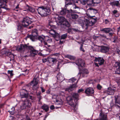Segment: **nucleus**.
<instances>
[{
	"instance_id": "25",
	"label": "nucleus",
	"mask_w": 120,
	"mask_h": 120,
	"mask_svg": "<svg viewBox=\"0 0 120 120\" xmlns=\"http://www.w3.org/2000/svg\"><path fill=\"white\" fill-rule=\"evenodd\" d=\"M25 8H26V10L25 11H29L32 13L34 12L35 11L34 8L29 7L27 5L25 6Z\"/></svg>"
},
{
	"instance_id": "54",
	"label": "nucleus",
	"mask_w": 120,
	"mask_h": 120,
	"mask_svg": "<svg viewBox=\"0 0 120 120\" xmlns=\"http://www.w3.org/2000/svg\"><path fill=\"white\" fill-rule=\"evenodd\" d=\"M42 61L44 63H45L47 61V59L45 58H43L42 60Z\"/></svg>"
},
{
	"instance_id": "53",
	"label": "nucleus",
	"mask_w": 120,
	"mask_h": 120,
	"mask_svg": "<svg viewBox=\"0 0 120 120\" xmlns=\"http://www.w3.org/2000/svg\"><path fill=\"white\" fill-rule=\"evenodd\" d=\"M86 3H87V0H83L82 1V4L85 5L86 4Z\"/></svg>"
},
{
	"instance_id": "15",
	"label": "nucleus",
	"mask_w": 120,
	"mask_h": 120,
	"mask_svg": "<svg viewBox=\"0 0 120 120\" xmlns=\"http://www.w3.org/2000/svg\"><path fill=\"white\" fill-rule=\"evenodd\" d=\"M99 118L94 120H108L106 115L103 113H100Z\"/></svg>"
},
{
	"instance_id": "39",
	"label": "nucleus",
	"mask_w": 120,
	"mask_h": 120,
	"mask_svg": "<svg viewBox=\"0 0 120 120\" xmlns=\"http://www.w3.org/2000/svg\"><path fill=\"white\" fill-rule=\"evenodd\" d=\"M76 80V79L75 78H73L71 79H70L69 80V82H72L73 83Z\"/></svg>"
},
{
	"instance_id": "31",
	"label": "nucleus",
	"mask_w": 120,
	"mask_h": 120,
	"mask_svg": "<svg viewBox=\"0 0 120 120\" xmlns=\"http://www.w3.org/2000/svg\"><path fill=\"white\" fill-rule=\"evenodd\" d=\"M38 32L37 30L36 29H34L32 31V34L34 35H35L37 36L38 34Z\"/></svg>"
},
{
	"instance_id": "43",
	"label": "nucleus",
	"mask_w": 120,
	"mask_h": 120,
	"mask_svg": "<svg viewBox=\"0 0 120 120\" xmlns=\"http://www.w3.org/2000/svg\"><path fill=\"white\" fill-rule=\"evenodd\" d=\"M46 41H45L44 40H42V41L41 42H41L42 43L44 44L45 45H47V46H49L50 45H48L47 43L45 42Z\"/></svg>"
},
{
	"instance_id": "38",
	"label": "nucleus",
	"mask_w": 120,
	"mask_h": 120,
	"mask_svg": "<svg viewBox=\"0 0 120 120\" xmlns=\"http://www.w3.org/2000/svg\"><path fill=\"white\" fill-rule=\"evenodd\" d=\"M59 98V96L57 95H54L52 97V98L53 99H55L56 101V100H57Z\"/></svg>"
},
{
	"instance_id": "5",
	"label": "nucleus",
	"mask_w": 120,
	"mask_h": 120,
	"mask_svg": "<svg viewBox=\"0 0 120 120\" xmlns=\"http://www.w3.org/2000/svg\"><path fill=\"white\" fill-rule=\"evenodd\" d=\"M78 82V81H77L76 83L73 84L72 85H71L69 87L66 88L64 91H61L60 93V97H62L63 98H64V99L65 98L66 96L67 95V91H68L69 92L70 90L72 91L73 90V88L76 87V85Z\"/></svg>"
},
{
	"instance_id": "20",
	"label": "nucleus",
	"mask_w": 120,
	"mask_h": 120,
	"mask_svg": "<svg viewBox=\"0 0 120 120\" xmlns=\"http://www.w3.org/2000/svg\"><path fill=\"white\" fill-rule=\"evenodd\" d=\"M102 31H104L105 33H109L110 32H111V33H109V35L111 36H112L113 34V32L112 29L110 28H107L102 29Z\"/></svg>"
},
{
	"instance_id": "14",
	"label": "nucleus",
	"mask_w": 120,
	"mask_h": 120,
	"mask_svg": "<svg viewBox=\"0 0 120 120\" xmlns=\"http://www.w3.org/2000/svg\"><path fill=\"white\" fill-rule=\"evenodd\" d=\"M28 93L26 90L23 89L21 91L20 96L21 98H26L28 97Z\"/></svg>"
},
{
	"instance_id": "3",
	"label": "nucleus",
	"mask_w": 120,
	"mask_h": 120,
	"mask_svg": "<svg viewBox=\"0 0 120 120\" xmlns=\"http://www.w3.org/2000/svg\"><path fill=\"white\" fill-rule=\"evenodd\" d=\"M55 20L57 23L58 25H60L68 27L70 26V24L67 20L63 17L59 16L57 15H55Z\"/></svg>"
},
{
	"instance_id": "29",
	"label": "nucleus",
	"mask_w": 120,
	"mask_h": 120,
	"mask_svg": "<svg viewBox=\"0 0 120 120\" xmlns=\"http://www.w3.org/2000/svg\"><path fill=\"white\" fill-rule=\"evenodd\" d=\"M41 108L43 110H45L46 112L48 111L49 110V107L47 105L44 104L42 106Z\"/></svg>"
},
{
	"instance_id": "13",
	"label": "nucleus",
	"mask_w": 120,
	"mask_h": 120,
	"mask_svg": "<svg viewBox=\"0 0 120 120\" xmlns=\"http://www.w3.org/2000/svg\"><path fill=\"white\" fill-rule=\"evenodd\" d=\"M67 17L70 19L75 20L78 17V15L76 14L71 13H69L67 15Z\"/></svg>"
},
{
	"instance_id": "30",
	"label": "nucleus",
	"mask_w": 120,
	"mask_h": 120,
	"mask_svg": "<svg viewBox=\"0 0 120 120\" xmlns=\"http://www.w3.org/2000/svg\"><path fill=\"white\" fill-rule=\"evenodd\" d=\"M115 106L116 107H119V106H118L117 104H118L120 105V101L119 100L118 98H116L115 99Z\"/></svg>"
},
{
	"instance_id": "10",
	"label": "nucleus",
	"mask_w": 120,
	"mask_h": 120,
	"mask_svg": "<svg viewBox=\"0 0 120 120\" xmlns=\"http://www.w3.org/2000/svg\"><path fill=\"white\" fill-rule=\"evenodd\" d=\"M94 61L96 62L94 63L95 64L98 66V64L100 65L104 63V60L101 57H95Z\"/></svg>"
},
{
	"instance_id": "56",
	"label": "nucleus",
	"mask_w": 120,
	"mask_h": 120,
	"mask_svg": "<svg viewBox=\"0 0 120 120\" xmlns=\"http://www.w3.org/2000/svg\"><path fill=\"white\" fill-rule=\"evenodd\" d=\"M50 109L52 110L53 109H54V107L53 105H52L50 107Z\"/></svg>"
},
{
	"instance_id": "7",
	"label": "nucleus",
	"mask_w": 120,
	"mask_h": 120,
	"mask_svg": "<svg viewBox=\"0 0 120 120\" xmlns=\"http://www.w3.org/2000/svg\"><path fill=\"white\" fill-rule=\"evenodd\" d=\"M20 102L21 105H20V108L22 110L30 107L31 105L30 103L26 99L24 101L22 100Z\"/></svg>"
},
{
	"instance_id": "28",
	"label": "nucleus",
	"mask_w": 120,
	"mask_h": 120,
	"mask_svg": "<svg viewBox=\"0 0 120 120\" xmlns=\"http://www.w3.org/2000/svg\"><path fill=\"white\" fill-rule=\"evenodd\" d=\"M67 12H69L68 10H67L66 9H62L60 12V14L64 15H65Z\"/></svg>"
},
{
	"instance_id": "11",
	"label": "nucleus",
	"mask_w": 120,
	"mask_h": 120,
	"mask_svg": "<svg viewBox=\"0 0 120 120\" xmlns=\"http://www.w3.org/2000/svg\"><path fill=\"white\" fill-rule=\"evenodd\" d=\"M38 80L36 79H34L31 83V85H32V88L34 90H36L38 88V86L37 85Z\"/></svg>"
},
{
	"instance_id": "17",
	"label": "nucleus",
	"mask_w": 120,
	"mask_h": 120,
	"mask_svg": "<svg viewBox=\"0 0 120 120\" xmlns=\"http://www.w3.org/2000/svg\"><path fill=\"white\" fill-rule=\"evenodd\" d=\"M38 37H37L35 35H33V34L28 35L27 37L26 38H29L32 41H36L37 39V38H38Z\"/></svg>"
},
{
	"instance_id": "35",
	"label": "nucleus",
	"mask_w": 120,
	"mask_h": 120,
	"mask_svg": "<svg viewBox=\"0 0 120 120\" xmlns=\"http://www.w3.org/2000/svg\"><path fill=\"white\" fill-rule=\"evenodd\" d=\"M67 36V34L66 33L62 35L61 37V39H65Z\"/></svg>"
},
{
	"instance_id": "40",
	"label": "nucleus",
	"mask_w": 120,
	"mask_h": 120,
	"mask_svg": "<svg viewBox=\"0 0 120 120\" xmlns=\"http://www.w3.org/2000/svg\"><path fill=\"white\" fill-rule=\"evenodd\" d=\"M71 4V3L70 2V0H68L65 2V6H66L67 5H70Z\"/></svg>"
},
{
	"instance_id": "6",
	"label": "nucleus",
	"mask_w": 120,
	"mask_h": 120,
	"mask_svg": "<svg viewBox=\"0 0 120 120\" xmlns=\"http://www.w3.org/2000/svg\"><path fill=\"white\" fill-rule=\"evenodd\" d=\"M96 19H91L90 22H89L88 20L86 19V21H84L83 24L82 25V27L83 29L86 30L89 26H92L96 22Z\"/></svg>"
},
{
	"instance_id": "34",
	"label": "nucleus",
	"mask_w": 120,
	"mask_h": 120,
	"mask_svg": "<svg viewBox=\"0 0 120 120\" xmlns=\"http://www.w3.org/2000/svg\"><path fill=\"white\" fill-rule=\"evenodd\" d=\"M67 57L70 59V60H73L75 59V57L73 56L70 55H67L66 56Z\"/></svg>"
},
{
	"instance_id": "58",
	"label": "nucleus",
	"mask_w": 120,
	"mask_h": 120,
	"mask_svg": "<svg viewBox=\"0 0 120 120\" xmlns=\"http://www.w3.org/2000/svg\"><path fill=\"white\" fill-rule=\"evenodd\" d=\"M117 12V11L116 10H114L113 11V12L114 14H115Z\"/></svg>"
},
{
	"instance_id": "60",
	"label": "nucleus",
	"mask_w": 120,
	"mask_h": 120,
	"mask_svg": "<svg viewBox=\"0 0 120 120\" xmlns=\"http://www.w3.org/2000/svg\"><path fill=\"white\" fill-rule=\"evenodd\" d=\"M26 120H30L29 118L27 116H26Z\"/></svg>"
},
{
	"instance_id": "49",
	"label": "nucleus",
	"mask_w": 120,
	"mask_h": 120,
	"mask_svg": "<svg viewBox=\"0 0 120 120\" xmlns=\"http://www.w3.org/2000/svg\"><path fill=\"white\" fill-rule=\"evenodd\" d=\"M80 50L81 51H82L83 52H85V50L82 48V44L81 45V46L80 48Z\"/></svg>"
},
{
	"instance_id": "4",
	"label": "nucleus",
	"mask_w": 120,
	"mask_h": 120,
	"mask_svg": "<svg viewBox=\"0 0 120 120\" xmlns=\"http://www.w3.org/2000/svg\"><path fill=\"white\" fill-rule=\"evenodd\" d=\"M38 13L42 17L47 16L50 13V10L49 7L42 6L38 9Z\"/></svg>"
},
{
	"instance_id": "33",
	"label": "nucleus",
	"mask_w": 120,
	"mask_h": 120,
	"mask_svg": "<svg viewBox=\"0 0 120 120\" xmlns=\"http://www.w3.org/2000/svg\"><path fill=\"white\" fill-rule=\"evenodd\" d=\"M94 0H87V4L89 6L90 5L94 4Z\"/></svg>"
},
{
	"instance_id": "2",
	"label": "nucleus",
	"mask_w": 120,
	"mask_h": 120,
	"mask_svg": "<svg viewBox=\"0 0 120 120\" xmlns=\"http://www.w3.org/2000/svg\"><path fill=\"white\" fill-rule=\"evenodd\" d=\"M79 94L74 93L71 96H69L66 98V100L69 105L74 108L76 106V102L78 99Z\"/></svg>"
},
{
	"instance_id": "16",
	"label": "nucleus",
	"mask_w": 120,
	"mask_h": 120,
	"mask_svg": "<svg viewBox=\"0 0 120 120\" xmlns=\"http://www.w3.org/2000/svg\"><path fill=\"white\" fill-rule=\"evenodd\" d=\"M85 92L87 94L90 95L94 93V91L92 88L89 87L87 88L85 90Z\"/></svg>"
},
{
	"instance_id": "57",
	"label": "nucleus",
	"mask_w": 120,
	"mask_h": 120,
	"mask_svg": "<svg viewBox=\"0 0 120 120\" xmlns=\"http://www.w3.org/2000/svg\"><path fill=\"white\" fill-rule=\"evenodd\" d=\"M41 91L42 92H44L45 91V89L42 87H41Z\"/></svg>"
},
{
	"instance_id": "50",
	"label": "nucleus",
	"mask_w": 120,
	"mask_h": 120,
	"mask_svg": "<svg viewBox=\"0 0 120 120\" xmlns=\"http://www.w3.org/2000/svg\"><path fill=\"white\" fill-rule=\"evenodd\" d=\"M60 55V54L59 53H53L52 54V55L56 56H59Z\"/></svg>"
},
{
	"instance_id": "37",
	"label": "nucleus",
	"mask_w": 120,
	"mask_h": 120,
	"mask_svg": "<svg viewBox=\"0 0 120 120\" xmlns=\"http://www.w3.org/2000/svg\"><path fill=\"white\" fill-rule=\"evenodd\" d=\"M41 93L40 92H39L37 94L38 97L39 99V101H40L42 98L41 96Z\"/></svg>"
},
{
	"instance_id": "9",
	"label": "nucleus",
	"mask_w": 120,
	"mask_h": 120,
	"mask_svg": "<svg viewBox=\"0 0 120 120\" xmlns=\"http://www.w3.org/2000/svg\"><path fill=\"white\" fill-rule=\"evenodd\" d=\"M38 39L41 42L42 40L46 41L48 43H50L52 42V39L49 38L48 36H45L43 35L39 36L38 37Z\"/></svg>"
},
{
	"instance_id": "22",
	"label": "nucleus",
	"mask_w": 120,
	"mask_h": 120,
	"mask_svg": "<svg viewBox=\"0 0 120 120\" xmlns=\"http://www.w3.org/2000/svg\"><path fill=\"white\" fill-rule=\"evenodd\" d=\"M57 77L58 80L60 82H62L64 79L63 75L60 73H59L58 74Z\"/></svg>"
},
{
	"instance_id": "21",
	"label": "nucleus",
	"mask_w": 120,
	"mask_h": 120,
	"mask_svg": "<svg viewBox=\"0 0 120 120\" xmlns=\"http://www.w3.org/2000/svg\"><path fill=\"white\" fill-rule=\"evenodd\" d=\"M76 64L78 66L83 67L84 65V62L83 60L81 59H79L76 63Z\"/></svg>"
},
{
	"instance_id": "1",
	"label": "nucleus",
	"mask_w": 120,
	"mask_h": 120,
	"mask_svg": "<svg viewBox=\"0 0 120 120\" xmlns=\"http://www.w3.org/2000/svg\"><path fill=\"white\" fill-rule=\"evenodd\" d=\"M16 48V50L21 52L24 51L27 49L30 50V55L32 56H35L38 53V51L34 49L33 47L30 46H28L26 45H20L18 46Z\"/></svg>"
},
{
	"instance_id": "47",
	"label": "nucleus",
	"mask_w": 120,
	"mask_h": 120,
	"mask_svg": "<svg viewBox=\"0 0 120 120\" xmlns=\"http://www.w3.org/2000/svg\"><path fill=\"white\" fill-rule=\"evenodd\" d=\"M17 27V29L18 30H20L22 28V26H21L19 25V24L18 25Z\"/></svg>"
},
{
	"instance_id": "64",
	"label": "nucleus",
	"mask_w": 120,
	"mask_h": 120,
	"mask_svg": "<svg viewBox=\"0 0 120 120\" xmlns=\"http://www.w3.org/2000/svg\"><path fill=\"white\" fill-rule=\"evenodd\" d=\"M79 1H74V2L75 3H78V2Z\"/></svg>"
},
{
	"instance_id": "18",
	"label": "nucleus",
	"mask_w": 120,
	"mask_h": 120,
	"mask_svg": "<svg viewBox=\"0 0 120 120\" xmlns=\"http://www.w3.org/2000/svg\"><path fill=\"white\" fill-rule=\"evenodd\" d=\"M64 99V98H59L57 100H56V104L58 105H61L63 104Z\"/></svg>"
},
{
	"instance_id": "55",
	"label": "nucleus",
	"mask_w": 120,
	"mask_h": 120,
	"mask_svg": "<svg viewBox=\"0 0 120 120\" xmlns=\"http://www.w3.org/2000/svg\"><path fill=\"white\" fill-rule=\"evenodd\" d=\"M74 8H75V9H76V8L77 9V10L78 11H79L80 10L79 8H78V7L76 6H75V5L74 6Z\"/></svg>"
},
{
	"instance_id": "32",
	"label": "nucleus",
	"mask_w": 120,
	"mask_h": 120,
	"mask_svg": "<svg viewBox=\"0 0 120 120\" xmlns=\"http://www.w3.org/2000/svg\"><path fill=\"white\" fill-rule=\"evenodd\" d=\"M48 60L50 62H53L54 63L56 60L55 58H49Z\"/></svg>"
},
{
	"instance_id": "44",
	"label": "nucleus",
	"mask_w": 120,
	"mask_h": 120,
	"mask_svg": "<svg viewBox=\"0 0 120 120\" xmlns=\"http://www.w3.org/2000/svg\"><path fill=\"white\" fill-rule=\"evenodd\" d=\"M56 35L57 36H55V38L56 41H58L60 39V37L58 34H57Z\"/></svg>"
},
{
	"instance_id": "45",
	"label": "nucleus",
	"mask_w": 120,
	"mask_h": 120,
	"mask_svg": "<svg viewBox=\"0 0 120 120\" xmlns=\"http://www.w3.org/2000/svg\"><path fill=\"white\" fill-rule=\"evenodd\" d=\"M114 5H116L117 6H118L119 4V2L118 1H114Z\"/></svg>"
},
{
	"instance_id": "48",
	"label": "nucleus",
	"mask_w": 120,
	"mask_h": 120,
	"mask_svg": "<svg viewBox=\"0 0 120 120\" xmlns=\"http://www.w3.org/2000/svg\"><path fill=\"white\" fill-rule=\"evenodd\" d=\"M97 87L98 89L100 90L102 88V87L100 85L98 84L97 85Z\"/></svg>"
},
{
	"instance_id": "41",
	"label": "nucleus",
	"mask_w": 120,
	"mask_h": 120,
	"mask_svg": "<svg viewBox=\"0 0 120 120\" xmlns=\"http://www.w3.org/2000/svg\"><path fill=\"white\" fill-rule=\"evenodd\" d=\"M15 108L14 107H12L11 109V111H9V112L11 114H14V111Z\"/></svg>"
},
{
	"instance_id": "36",
	"label": "nucleus",
	"mask_w": 120,
	"mask_h": 120,
	"mask_svg": "<svg viewBox=\"0 0 120 120\" xmlns=\"http://www.w3.org/2000/svg\"><path fill=\"white\" fill-rule=\"evenodd\" d=\"M70 32H71L73 33H74L73 32H78L79 30L78 29H74L72 28L70 30Z\"/></svg>"
},
{
	"instance_id": "46",
	"label": "nucleus",
	"mask_w": 120,
	"mask_h": 120,
	"mask_svg": "<svg viewBox=\"0 0 120 120\" xmlns=\"http://www.w3.org/2000/svg\"><path fill=\"white\" fill-rule=\"evenodd\" d=\"M84 91V90L82 89H79L78 91V93H82Z\"/></svg>"
},
{
	"instance_id": "52",
	"label": "nucleus",
	"mask_w": 120,
	"mask_h": 120,
	"mask_svg": "<svg viewBox=\"0 0 120 120\" xmlns=\"http://www.w3.org/2000/svg\"><path fill=\"white\" fill-rule=\"evenodd\" d=\"M8 74H10L11 76L13 75L12 71H8Z\"/></svg>"
},
{
	"instance_id": "27",
	"label": "nucleus",
	"mask_w": 120,
	"mask_h": 120,
	"mask_svg": "<svg viewBox=\"0 0 120 120\" xmlns=\"http://www.w3.org/2000/svg\"><path fill=\"white\" fill-rule=\"evenodd\" d=\"M89 71L86 69H83L81 73V75L83 76H86V75L88 74Z\"/></svg>"
},
{
	"instance_id": "51",
	"label": "nucleus",
	"mask_w": 120,
	"mask_h": 120,
	"mask_svg": "<svg viewBox=\"0 0 120 120\" xmlns=\"http://www.w3.org/2000/svg\"><path fill=\"white\" fill-rule=\"evenodd\" d=\"M114 41H113V42H116L117 41V38L116 37H115L113 39Z\"/></svg>"
},
{
	"instance_id": "23",
	"label": "nucleus",
	"mask_w": 120,
	"mask_h": 120,
	"mask_svg": "<svg viewBox=\"0 0 120 120\" xmlns=\"http://www.w3.org/2000/svg\"><path fill=\"white\" fill-rule=\"evenodd\" d=\"M115 66L116 67V72L118 74H120V63L118 62H116L114 64Z\"/></svg>"
},
{
	"instance_id": "63",
	"label": "nucleus",
	"mask_w": 120,
	"mask_h": 120,
	"mask_svg": "<svg viewBox=\"0 0 120 120\" xmlns=\"http://www.w3.org/2000/svg\"><path fill=\"white\" fill-rule=\"evenodd\" d=\"M17 46H15L14 47V49H15L14 50H16V48H17Z\"/></svg>"
},
{
	"instance_id": "24",
	"label": "nucleus",
	"mask_w": 120,
	"mask_h": 120,
	"mask_svg": "<svg viewBox=\"0 0 120 120\" xmlns=\"http://www.w3.org/2000/svg\"><path fill=\"white\" fill-rule=\"evenodd\" d=\"M5 54L7 56H8L9 55H10V61L11 60H13L14 59V56L12 54H11L10 52L8 50H7L5 52Z\"/></svg>"
},
{
	"instance_id": "19",
	"label": "nucleus",
	"mask_w": 120,
	"mask_h": 120,
	"mask_svg": "<svg viewBox=\"0 0 120 120\" xmlns=\"http://www.w3.org/2000/svg\"><path fill=\"white\" fill-rule=\"evenodd\" d=\"M7 0H0V13L2 11L1 8H5V5L4 3H6Z\"/></svg>"
},
{
	"instance_id": "62",
	"label": "nucleus",
	"mask_w": 120,
	"mask_h": 120,
	"mask_svg": "<svg viewBox=\"0 0 120 120\" xmlns=\"http://www.w3.org/2000/svg\"><path fill=\"white\" fill-rule=\"evenodd\" d=\"M52 10L53 11H54V9L55 8V6H52Z\"/></svg>"
},
{
	"instance_id": "61",
	"label": "nucleus",
	"mask_w": 120,
	"mask_h": 120,
	"mask_svg": "<svg viewBox=\"0 0 120 120\" xmlns=\"http://www.w3.org/2000/svg\"><path fill=\"white\" fill-rule=\"evenodd\" d=\"M117 53L118 54L120 55V51L119 50L117 51Z\"/></svg>"
},
{
	"instance_id": "59",
	"label": "nucleus",
	"mask_w": 120,
	"mask_h": 120,
	"mask_svg": "<svg viewBox=\"0 0 120 120\" xmlns=\"http://www.w3.org/2000/svg\"><path fill=\"white\" fill-rule=\"evenodd\" d=\"M64 42L63 41H62L61 40L60 41L59 43L60 44H62Z\"/></svg>"
},
{
	"instance_id": "12",
	"label": "nucleus",
	"mask_w": 120,
	"mask_h": 120,
	"mask_svg": "<svg viewBox=\"0 0 120 120\" xmlns=\"http://www.w3.org/2000/svg\"><path fill=\"white\" fill-rule=\"evenodd\" d=\"M115 88H108L105 90L104 92L108 95H112L114 94L115 90Z\"/></svg>"
},
{
	"instance_id": "42",
	"label": "nucleus",
	"mask_w": 120,
	"mask_h": 120,
	"mask_svg": "<svg viewBox=\"0 0 120 120\" xmlns=\"http://www.w3.org/2000/svg\"><path fill=\"white\" fill-rule=\"evenodd\" d=\"M101 0H94V4H98L101 1Z\"/></svg>"
},
{
	"instance_id": "26",
	"label": "nucleus",
	"mask_w": 120,
	"mask_h": 120,
	"mask_svg": "<svg viewBox=\"0 0 120 120\" xmlns=\"http://www.w3.org/2000/svg\"><path fill=\"white\" fill-rule=\"evenodd\" d=\"M109 50V48L108 47L101 46V52L105 53L108 52Z\"/></svg>"
},
{
	"instance_id": "8",
	"label": "nucleus",
	"mask_w": 120,
	"mask_h": 120,
	"mask_svg": "<svg viewBox=\"0 0 120 120\" xmlns=\"http://www.w3.org/2000/svg\"><path fill=\"white\" fill-rule=\"evenodd\" d=\"M32 19L28 17L24 18L22 22V25L24 27L28 26L32 23Z\"/></svg>"
}]
</instances>
